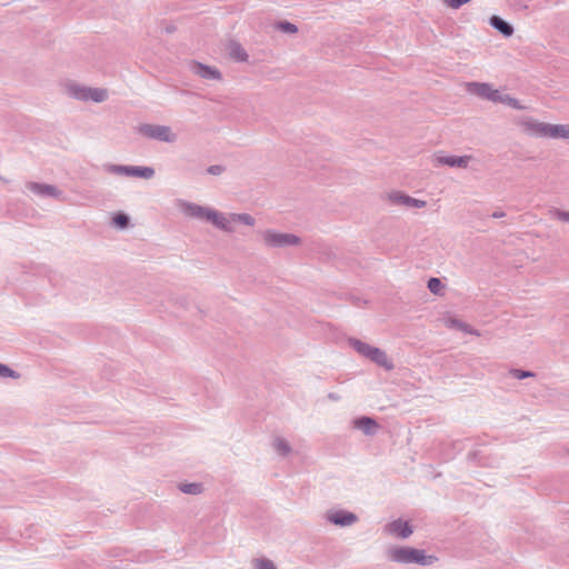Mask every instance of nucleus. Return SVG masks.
I'll return each instance as SVG.
<instances>
[{
  "mask_svg": "<svg viewBox=\"0 0 569 569\" xmlns=\"http://www.w3.org/2000/svg\"><path fill=\"white\" fill-rule=\"evenodd\" d=\"M470 156H438L436 158L437 163L445 164L448 167L467 168L470 161Z\"/></svg>",
  "mask_w": 569,
  "mask_h": 569,
  "instance_id": "nucleus-16",
  "label": "nucleus"
},
{
  "mask_svg": "<svg viewBox=\"0 0 569 569\" xmlns=\"http://www.w3.org/2000/svg\"><path fill=\"white\" fill-rule=\"evenodd\" d=\"M66 92L69 97L76 100L87 101V96L90 92V87L81 86L76 82H69L66 84Z\"/></svg>",
  "mask_w": 569,
  "mask_h": 569,
  "instance_id": "nucleus-18",
  "label": "nucleus"
},
{
  "mask_svg": "<svg viewBox=\"0 0 569 569\" xmlns=\"http://www.w3.org/2000/svg\"><path fill=\"white\" fill-rule=\"evenodd\" d=\"M549 124L550 123L540 122L532 118H527L521 121L523 131L535 138H548Z\"/></svg>",
  "mask_w": 569,
  "mask_h": 569,
  "instance_id": "nucleus-11",
  "label": "nucleus"
},
{
  "mask_svg": "<svg viewBox=\"0 0 569 569\" xmlns=\"http://www.w3.org/2000/svg\"><path fill=\"white\" fill-rule=\"evenodd\" d=\"M277 29L282 32H286V33H297L298 32V27L295 23L287 21V20L279 21L277 23Z\"/></svg>",
  "mask_w": 569,
  "mask_h": 569,
  "instance_id": "nucleus-26",
  "label": "nucleus"
},
{
  "mask_svg": "<svg viewBox=\"0 0 569 569\" xmlns=\"http://www.w3.org/2000/svg\"><path fill=\"white\" fill-rule=\"evenodd\" d=\"M179 489L187 495H200L202 492V485L199 482L181 483Z\"/></svg>",
  "mask_w": 569,
  "mask_h": 569,
  "instance_id": "nucleus-24",
  "label": "nucleus"
},
{
  "mask_svg": "<svg viewBox=\"0 0 569 569\" xmlns=\"http://www.w3.org/2000/svg\"><path fill=\"white\" fill-rule=\"evenodd\" d=\"M489 23L495 30L500 32L506 38L511 37L513 34V27L499 16L490 17Z\"/></svg>",
  "mask_w": 569,
  "mask_h": 569,
  "instance_id": "nucleus-17",
  "label": "nucleus"
},
{
  "mask_svg": "<svg viewBox=\"0 0 569 569\" xmlns=\"http://www.w3.org/2000/svg\"><path fill=\"white\" fill-rule=\"evenodd\" d=\"M112 222L116 227H118L120 229H124L129 226L130 219L126 213H117L112 218Z\"/></svg>",
  "mask_w": 569,
  "mask_h": 569,
  "instance_id": "nucleus-27",
  "label": "nucleus"
},
{
  "mask_svg": "<svg viewBox=\"0 0 569 569\" xmlns=\"http://www.w3.org/2000/svg\"><path fill=\"white\" fill-rule=\"evenodd\" d=\"M389 200L397 206H403L407 208H423L426 206V201L412 198L402 192H391L389 194Z\"/></svg>",
  "mask_w": 569,
  "mask_h": 569,
  "instance_id": "nucleus-13",
  "label": "nucleus"
},
{
  "mask_svg": "<svg viewBox=\"0 0 569 569\" xmlns=\"http://www.w3.org/2000/svg\"><path fill=\"white\" fill-rule=\"evenodd\" d=\"M138 133L149 139L169 143L177 140V134L172 132L171 128L162 124H141L138 127Z\"/></svg>",
  "mask_w": 569,
  "mask_h": 569,
  "instance_id": "nucleus-4",
  "label": "nucleus"
},
{
  "mask_svg": "<svg viewBox=\"0 0 569 569\" xmlns=\"http://www.w3.org/2000/svg\"><path fill=\"white\" fill-rule=\"evenodd\" d=\"M207 172L212 176H219L224 172V167L220 164H212L207 168Z\"/></svg>",
  "mask_w": 569,
  "mask_h": 569,
  "instance_id": "nucleus-34",
  "label": "nucleus"
},
{
  "mask_svg": "<svg viewBox=\"0 0 569 569\" xmlns=\"http://www.w3.org/2000/svg\"><path fill=\"white\" fill-rule=\"evenodd\" d=\"M26 187L29 191L40 198H52L60 201L64 200L63 191L53 184L32 181L28 182Z\"/></svg>",
  "mask_w": 569,
  "mask_h": 569,
  "instance_id": "nucleus-8",
  "label": "nucleus"
},
{
  "mask_svg": "<svg viewBox=\"0 0 569 569\" xmlns=\"http://www.w3.org/2000/svg\"><path fill=\"white\" fill-rule=\"evenodd\" d=\"M256 569H277L274 563L269 559H257Z\"/></svg>",
  "mask_w": 569,
  "mask_h": 569,
  "instance_id": "nucleus-32",
  "label": "nucleus"
},
{
  "mask_svg": "<svg viewBox=\"0 0 569 569\" xmlns=\"http://www.w3.org/2000/svg\"><path fill=\"white\" fill-rule=\"evenodd\" d=\"M502 217H505V212L503 211H495L492 213V218L498 219V218H502Z\"/></svg>",
  "mask_w": 569,
  "mask_h": 569,
  "instance_id": "nucleus-35",
  "label": "nucleus"
},
{
  "mask_svg": "<svg viewBox=\"0 0 569 569\" xmlns=\"http://www.w3.org/2000/svg\"><path fill=\"white\" fill-rule=\"evenodd\" d=\"M0 377L1 378H12L18 379L20 377V373L12 370L7 365L0 363Z\"/></svg>",
  "mask_w": 569,
  "mask_h": 569,
  "instance_id": "nucleus-30",
  "label": "nucleus"
},
{
  "mask_svg": "<svg viewBox=\"0 0 569 569\" xmlns=\"http://www.w3.org/2000/svg\"><path fill=\"white\" fill-rule=\"evenodd\" d=\"M550 214H551V217H553L555 219H557L559 221L569 222V211L561 210L558 208H552L550 210Z\"/></svg>",
  "mask_w": 569,
  "mask_h": 569,
  "instance_id": "nucleus-31",
  "label": "nucleus"
},
{
  "mask_svg": "<svg viewBox=\"0 0 569 569\" xmlns=\"http://www.w3.org/2000/svg\"><path fill=\"white\" fill-rule=\"evenodd\" d=\"M352 427L363 432V435L372 437L380 429L379 423L372 417L361 416L352 420Z\"/></svg>",
  "mask_w": 569,
  "mask_h": 569,
  "instance_id": "nucleus-12",
  "label": "nucleus"
},
{
  "mask_svg": "<svg viewBox=\"0 0 569 569\" xmlns=\"http://www.w3.org/2000/svg\"><path fill=\"white\" fill-rule=\"evenodd\" d=\"M264 244L269 248H286L291 246H298L301 239L293 233L278 232L268 229L262 232Z\"/></svg>",
  "mask_w": 569,
  "mask_h": 569,
  "instance_id": "nucleus-5",
  "label": "nucleus"
},
{
  "mask_svg": "<svg viewBox=\"0 0 569 569\" xmlns=\"http://www.w3.org/2000/svg\"><path fill=\"white\" fill-rule=\"evenodd\" d=\"M350 347H352L359 355L362 357L369 359L373 363L378 365L379 367L386 369V370H392L393 363L388 358L387 353L377 347H373L367 342H363L357 338H350L348 340Z\"/></svg>",
  "mask_w": 569,
  "mask_h": 569,
  "instance_id": "nucleus-2",
  "label": "nucleus"
},
{
  "mask_svg": "<svg viewBox=\"0 0 569 569\" xmlns=\"http://www.w3.org/2000/svg\"><path fill=\"white\" fill-rule=\"evenodd\" d=\"M108 99V91L102 88H90V92L87 96V101L92 100L94 102H103Z\"/></svg>",
  "mask_w": 569,
  "mask_h": 569,
  "instance_id": "nucleus-22",
  "label": "nucleus"
},
{
  "mask_svg": "<svg viewBox=\"0 0 569 569\" xmlns=\"http://www.w3.org/2000/svg\"><path fill=\"white\" fill-rule=\"evenodd\" d=\"M468 91L492 102H497L500 99V91L486 82H469Z\"/></svg>",
  "mask_w": 569,
  "mask_h": 569,
  "instance_id": "nucleus-10",
  "label": "nucleus"
},
{
  "mask_svg": "<svg viewBox=\"0 0 569 569\" xmlns=\"http://www.w3.org/2000/svg\"><path fill=\"white\" fill-rule=\"evenodd\" d=\"M192 70L197 76L206 80H220L222 78L221 72L217 68L200 62H194Z\"/></svg>",
  "mask_w": 569,
  "mask_h": 569,
  "instance_id": "nucleus-15",
  "label": "nucleus"
},
{
  "mask_svg": "<svg viewBox=\"0 0 569 569\" xmlns=\"http://www.w3.org/2000/svg\"><path fill=\"white\" fill-rule=\"evenodd\" d=\"M328 398H329L330 400H333V401H337V400H339V399H340V397H339L337 393H333V392H330V393L328 395Z\"/></svg>",
  "mask_w": 569,
  "mask_h": 569,
  "instance_id": "nucleus-36",
  "label": "nucleus"
},
{
  "mask_svg": "<svg viewBox=\"0 0 569 569\" xmlns=\"http://www.w3.org/2000/svg\"><path fill=\"white\" fill-rule=\"evenodd\" d=\"M232 222H239L249 227L254 226L256 219L249 213H229L224 216L222 212L213 209L210 223L224 232H233Z\"/></svg>",
  "mask_w": 569,
  "mask_h": 569,
  "instance_id": "nucleus-3",
  "label": "nucleus"
},
{
  "mask_svg": "<svg viewBox=\"0 0 569 569\" xmlns=\"http://www.w3.org/2000/svg\"><path fill=\"white\" fill-rule=\"evenodd\" d=\"M104 168L109 173L118 176H130L142 179H151L154 176V169L152 167L107 164Z\"/></svg>",
  "mask_w": 569,
  "mask_h": 569,
  "instance_id": "nucleus-6",
  "label": "nucleus"
},
{
  "mask_svg": "<svg viewBox=\"0 0 569 569\" xmlns=\"http://www.w3.org/2000/svg\"><path fill=\"white\" fill-rule=\"evenodd\" d=\"M427 287L430 292H432L435 295H439L441 289L443 288V284L439 278L432 277L428 280Z\"/></svg>",
  "mask_w": 569,
  "mask_h": 569,
  "instance_id": "nucleus-28",
  "label": "nucleus"
},
{
  "mask_svg": "<svg viewBox=\"0 0 569 569\" xmlns=\"http://www.w3.org/2000/svg\"><path fill=\"white\" fill-rule=\"evenodd\" d=\"M449 322H450L451 327L457 328V329L461 330L462 332L479 336V332L476 329L471 328L469 325H467L458 319H450Z\"/></svg>",
  "mask_w": 569,
  "mask_h": 569,
  "instance_id": "nucleus-25",
  "label": "nucleus"
},
{
  "mask_svg": "<svg viewBox=\"0 0 569 569\" xmlns=\"http://www.w3.org/2000/svg\"><path fill=\"white\" fill-rule=\"evenodd\" d=\"M548 138L569 140V124H549Z\"/></svg>",
  "mask_w": 569,
  "mask_h": 569,
  "instance_id": "nucleus-20",
  "label": "nucleus"
},
{
  "mask_svg": "<svg viewBox=\"0 0 569 569\" xmlns=\"http://www.w3.org/2000/svg\"><path fill=\"white\" fill-rule=\"evenodd\" d=\"M386 556L389 561L400 565L417 563L420 566H431L438 561L436 556L426 555L425 550L409 546L390 547L387 549Z\"/></svg>",
  "mask_w": 569,
  "mask_h": 569,
  "instance_id": "nucleus-1",
  "label": "nucleus"
},
{
  "mask_svg": "<svg viewBox=\"0 0 569 569\" xmlns=\"http://www.w3.org/2000/svg\"><path fill=\"white\" fill-rule=\"evenodd\" d=\"M510 376L515 379L522 380L526 378L535 377L536 373L529 370H522V369H511L509 371Z\"/></svg>",
  "mask_w": 569,
  "mask_h": 569,
  "instance_id": "nucleus-29",
  "label": "nucleus"
},
{
  "mask_svg": "<svg viewBox=\"0 0 569 569\" xmlns=\"http://www.w3.org/2000/svg\"><path fill=\"white\" fill-rule=\"evenodd\" d=\"M179 209L186 217L207 222H210L211 213L213 211V209L210 207H204L183 200L179 201Z\"/></svg>",
  "mask_w": 569,
  "mask_h": 569,
  "instance_id": "nucleus-7",
  "label": "nucleus"
},
{
  "mask_svg": "<svg viewBox=\"0 0 569 569\" xmlns=\"http://www.w3.org/2000/svg\"><path fill=\"white\" fill-rule=\"evenodd\" d=\"M497 102L507 104L515 110L526 109V107L523 104H521V102L519 100L511 97L510 94H502L501 92H500V99Z\"/></svg>",
  "mask_w": 569,
  "mask_h": 569,
  "instance_id": "nucleus-23",
  "label": "nucleus"
},
{
  "mask_svg": "<svg viewBox=\"0 0 569 569\" xmlns=\"http://www.w3.org/2000/svg\"><path fill=\"white\" fill-rule=\"evenodd\" d=\"M387 530L391 535H396L402 539L410 537L413 532L412 526L402 519L391 521L387 526Z\"/></svg>",
  "mask_w": 569,
  "mask_h": 569,
  "instance_id": "nucleus-14",
  "label": "nucleus"
},
{
  "mask_svg": "<svg viewBox=\"0 0 569 569\" xmlns=\"http://www.w3.org/2000/svg\"><path fill=\"white\" fill-rule=\"evenodd\" d=\"M272 447L274 451L281 457H286L292 451L290 443L281 437H276L273 439Z\"/></svg>",
  "mask_w": 569,
  "mask_h": 569,
  "instance_id": "nucleus-21",
  "label": "nucleus"
},
{
  "mask_svg": "<svg viewBox=\"0 0 569 569\" xmlns=\"http://www.w3.org/2000/svg\"><path fill=\"white\" fill-rule=\"evenodd\" d=\"M228 50L230 58L238 62H246L249 58L248 53L239 42L231 41Z\"/></svg>",
  "mask_w": 569,
  "mask_h": 569,
  "instance_id": "nucleus-19",
  "label": "nucleus"
},
{
  "mask_svg": "<svg viewBox=\"0 0 569 569\" xmlns=\"http://www.w3.org/2000/svg\"><path fill=\"white\" fill-rule=\"evenodd\" d=\"M327 521L338 527H350L358 521V516L345 509L329 510L326 513Z\"/></svg>",
  "mask_w": 569,
  "mask_h": 569,
  "instance_id": "nucleus-9",
  "label": "nucleus"
},
{
  "mask_svg": "<svg viewBox=\"0 0 569 569\" xmlns=\"http://www.w3.org/2000/svg\"><path fill=\"white\" fill-rule=\"evenodd\" d=\"M471 0H443V3L451 9H459Z\"/></svg>",
  "mask_w": 569,
  "mask_h": 569,
  "instance_id": "nucleus-33",
  "label": "nucleus"
}]
</instances>
